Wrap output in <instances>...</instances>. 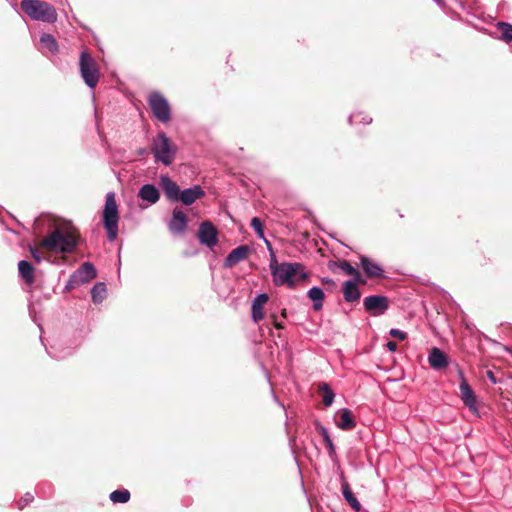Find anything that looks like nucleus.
Returning a JSON list of instances; mask_svg holds the SVG:
<instances>
[{"instance_id":"obj_1","label":"nucleus","mask_w":512,"mask_h":512,"mask_svg":"<svg viewBox=\"0 0 512 512\" xmlns=\"http://www.w3.org/2000/svg\"><path fill=\"white\" fill-rule=\"evenodd\" d=\"M41 245L55 253H72L78 245V235L74 227L56 228L43 238Z\"/></svg>"},{"instance_id":"obj_2","label":"nucleus","mask_w":512,"mask_h":512,"mask_svg":"<svg viewBox=\"0 0 512 512\" xmlns=\"http://www.w3.org/2000/svg\"><path fill=\"white\" fill-rule=\"evenodd\" d=\"M273 281L276 286L287 285L293 288L296 282L304 280L307 277L304 266L298 262H283L272 273Z\"/></svg>"},{"instance_id":"obj_3","label":"nucleus","mask_w":512,"mask_h":512,"mask_svg":"<svg viewBox=\"0 0 512 512\" xmlns=\"http://www.w3.org/2000/svg\"><path fill=\"white\" fill-rule=\"evenodd\" d=\"M22 10L35 21L54 23L57 20L55 8L48 2L41 0H22Z\"/></svg>"},{"instance_id":"obj_4","label":"nucleus","mask_w":512,"mask_h":512,"mask_svg":"<svg viewBox=\"0 0 512 512\" xmlns=\"http://www.w3.org/2000/svg\"><path fill=\"white\" fill-rule=\"evenodd\" d=\"M119 212L114 192L106 195L103 210V226L107 231L109 241H114L118 235Z\"/></svg>"},{"instance_id":"obj_5","label":"nucleus","mask_w":512,"mask_h":512,"mask_svg":"<svg viewBox=\"0 0 512 512\" xmlns=\"http://www.w3.org/2000/svg\"><path fill=\"white\" fill-rule=\"evenodd\" d=\"M151 151L156 161L169 166L175 159L177 147L165 133L161 132L153 139Z\"/></svg>"},{"instance_id":"obj_6","label":"nucleus","mask_w":512,"mask_h":512,"mask_svg":"<svg viewBox=\"0 0 512 512\" xmlns=\"http://www.w3.org/2000/svg\"><path fill=\"white\" fill-rule=\"evenodd\" d=\"M79 70L84 83L94 89L99 82L100 71L96 60L86 50L80 54Z\"/></svg>"},{"instance_id":"obj_7","label":"nucleus","mask_w":512,"mask_h":512,"mask_svg":"<svg viewBox=\"0 0 512 512\" xmlns=\"http://www.w3.org/2000/svg\"><path fill=\"white\" fill-rule=\"evenodd\" d=\"M149 106L154 117L162 123L171 119V109L168 101L159 92H152L148 99Z\"/></svg>"},{"instance_id":"obj_8","label":"nucleus","mask_w":512,"mask_h":512,"mask_svg":"<svg viewBox=\"0 0 512 512\" xmlns=\"http://www.w3.org/2000/svg\"><path fill=\"white\" fill-rule=\"evenodd\" d=\"M198 239L201 244L213 248L218 242L216 227L209 221L202 222L198 230Z\"/></svg>"},{"instance_id":"obj_9","label":"nucleus","mask_w":512,"mask_h":512,"mask_svg":"<svg viewBox=\"0 0 512 512\" xmlns=\"http://www.w3.org/2000/svg\"><path fill=\"white\" fill-rule=\"evenodd\" d=\"M364 308L373 315H381L386 312L389 307L388 299L381 295H371L364 299Z\"/></svg>"},{"instance_id":"obj_10","label":"nucleus","mask_w":512,"mask_h":512,"mask_svg":"<svg viewBox=\"0 0 512 512\" xmlns=\"http://www.w3.org/2000/svg\"><path fill=\"white\" fill-rule=\"evenodd\" d=\"M188 225L186 214L179 208H174L172 217L168 223V228L171 233L176 235L184 234Z\"/></svg>"},{"instance_id":"obj_11","label":"nucleus","mask_w":512,"mask_h":512,"mask_svg":"<svg viewBox=\"0 0 512 512\" xmlns=\"http://www.w3.org/2000/svg\"><path fill=\"white\" fill-rule=\"evenodd\" d=\"M458 375L461 379L460 383V396L464 404L472 411H476V397L475 394L470 387V385L467 383V381L464 378L463 371L458 368Z\"/></svg>"},{"instance_id":"obj_12","label":"nucleus","mask_w":512,"mask_h":512,"mask_svg":"<svg viewBox=\"0 0 512 512\" xmlns=\"http://www.w3.org/2000/svg\"><path fill=\"white\" fill-rule=\"evenodd\" d=\"M335 424L341 430H352L356 427V420L348 408L339 409L335 414Z\"/></svg>"},{"instance_id":"obj_13","label":"nucleus","mask_w":512,"mask_h":512,"mask_svg":"<svg viewBox=\"0 0 512 512\" xmlns=\"http://www.w3.org/2000/svg\"><path fill=\"white\" fill-rule=\"evenodd\" d=\"M360 267L368 278H376L384 275L382 266L367 256H360Z\"/></svg>"},{"instance_id":"obj_14","label":"nucleus","mask_w":512,"mask_h":512,"mask_svg":"<svg viewBox=\"0 0 512 512\" xmlns=\"http://www.w3.org/2000/svg\"><path fill=\"white\" fill-rule=\"evenodd\" d=\"M204 196L205 191L202 189V187L200 185H193L192 187L181 191L178 201L182 202L184 205H192L194 202Z\"/></svg>"},{"instance_id":"obj_15","label":"nucleus","mask_w":512,"mask_h":512,"mask_svg":"<svg viewBox=\"0 0 512 512\" xmlns=\"http://www.w3.org/2000/svg\"><path fill=\"white\" fill-rule=\"evenodd\" d=\"M250 248L247 245H241L233 249L225 258L224 266L231 268L248 257Z\"/></svg>"},{"instance_id":"obj_16","label":"nucleus","mask_w":512,"mask_h":512,"mask_svg":"<svg viewBox=\"0 0 512 512\" xmlns=\"http://www.w3.org/2000/svg\"><path fill=\"white\" fill-rule=\"evenodd\" d=\"M428 362L434 370H442L449 364L447 355L439 348L433 347L428 356Z\"/></svg>"},{"instance_id":"obj_17","label":"nucleus","mask_w":512,"mask_h":512,"mask_svg":"<svg viewBox=\"0 0 512 512\" xmlns=\"http://www.w3.org/2000/svg\"><path fill=\"white\" fill-rule=\"evenodd\" d=\"M269 297L267 293L258 294L252 302L251 317L255 323H258L264 318V305L267 303Z\"/></svg>"},{"instance_id":"obj_18","label":"nucleus","mask_w":512,"mask_h":512,"mask_svg":"<svg viewBox=\"0 0 512 512\" xmlns=\"http://www.w3.org/2000/svg\"><path fill=\"white\" fill-rule=\"evenodd\" d=\"M160 184L167 196V198L171 202H177L179 199V195L181 193L179 186L176 182L171 180L167 175H162L160 177Z\"/></svg>"},{"instance_id":"obj_19","label":"nucleus","mask_w":512,"mask_h":512,"mask_svg":"<svg viewBox=\"0 0 512 512\" xmlns=\"http://www.w3.org/2000/svg\"><path fill=\"white\" fill-rule=\"evenodd\" d=\"M73 275L80 284H84L94 279L97 276V272L92 263L85 262L73 273Z\"/></svg>"},{"instance_id":"obj_20","label":"nucleus","mask_w":512,"mask_h":512,"mask_svg":"<svg viewBox=\"0 0 512 512\" xmlns=\"http://www.w3.org/2000/svg\"><path fill=\"white\" fill-rule=\"evenodd\" d=\"M138 196L150 204H155L160 198V193L153 184H144L140 188Z\"/></svg>"},{"instance_id":"obj_21","label":"nucleus","mask_w":512,"mask_h":512,"mask_svg":"<svg viewBox=\"0 0 512 512\" xmlns=\"http://www.w3.org/2000/svg\"><path fill=\"white\" fill-rule=\"evenodd\" d=\"M18 271H19V275L20 277L25 281L26 284H32L34 281H35V276H34V267L33 265L26 261V260H21L18 262Z\"/></svg>"},{"instance_id":"obj_22","label":"nucleus","mask_w":512,"mask_h":512,"mask_svg":"<svg viewBox=\"0 0 512 512\" xmlns=\"http://www.w3.org/2000/svg\"><path fill=\"white\" fill-rule=\"evenodd\" d=\"M343 295L345 301L355 302L360 298L361 293L356 283L351 280H347L343 285Z\"/></svg>"},{"instance_id":"obj_23","label":"nucleus","mask_w":512,"mask_h":512,"mask_svg":"<svg viewBox=\"0 0 512 512\" xmlns=\"http://www.w3.org/2000/svg\"><path fill=\"white\" fill-rule=\"evenodd\" d=\"M308 297L313 301L314 310L318 311L323 307V300L325 297L323 289L320 287H312L307 293Z\"/></svg>"},{"instance_id":"obj_24","label":"nucleus","mask_w":512,"mask_h":512,"mask_svg":"<svg viewBox=\"0 0 512 512\" xmlns=\"http://www.w3.org/2000/svg\"><path fill=\"white\" fill-rule=\"evenodd\" d=\"M40 43L42 47L46 48L52 54H56L59 50L58 43L55 37L51 34L44 33L40 37Z\"/></svg>"},{"instance_id":"obj_25","label":"nucleus","mask_w":512,"mask_h":512,"mask_svg":"<svg viewBox=\"0 0 512 512\" xmlns=\"http://www.w3.org/2000/svg\"><path fill=\"white\" fill-rule=\"evenodd\" d=\"M342 494L345 500L348 502V504L355 510L360 511L361 504L357 500V498L354 496L353 492L351 491L348 483L342 484Z\"/></svg>"},{"instance_id":"obj_26","label":"nucleus","mask_w":512,"mask_h":512,"mask_svg":"<svg viewBox=\"0 0 512 512\" xmlns=\"http://www.w3.org/2000/svg\"><path fill=\"white\" fill-rule=\"evenodd\" d=\"M319 390L322 393V401L326 407H329L333 404L335 393L330 388L327 383H321L319 386Z\"/></svg>"},{"instance_id":"obj_27","label":"nucleus","mask_w":512,"mask_h":512,"mask_svg":"<svg viewBox=\"0 0 512 512\" xmlns=\"http://www.w3.org/2000/svg\"><path fill=\"white\" fill-rule=\"evenodd\" d=\"M106 295V285L103 282L96 283L92 290L91 296L94 303H100L103 301Z\"/></svg>"},{"instance_id":"obj_28","label":"nucleus","mask_w":512,"mask_h":512,"mask_svg":"<svg viewBox=\"0 0 512 512\" xmlns=\"http://www.w3.org/2000/svg\"><path fill=\"white\" fill-rule=\"evenodd\" d=\"M497 28L501 32L500 39L505 42L512 41V24L507 22H498Z\"/></svg>"},{"instance_id":"obj_29","label":"nucleus","mask_w":512,"mask_h":512,"mask_svg":"<svg viewBox=\"0 0 512 512\" xmlns=\"http://www.w3.org/2000/svg\"><path fill=\"white\" fill-rule=\"evenodd\" d=\"M109 498L113 503H127L130 499V492L127 489H118L113 491Z\"/></svg>"},{"instance_id":"obj_30","label":"nucleus","mask_w":512,"mask_h":512,"mask_svg":"<svg viewBox=\"0 0 512 512\" xmlns=\"http://www.w3.org/2000/svg\"><path fill=\"white\" fill-rule=\"evenodd\" d=\"M319 432H320L321 436L323 437V440L328 448L329 454L330 455L335 454V446L333 444V441L330 437L328 430L323 426H319Z\"/></svg>"},{"instance_id":"obj_31","label":"nucleus","mask_w":512,"mask_h":512,"mask_svg":"<svg viewBox=\"0 0 512 512\" xmlns=\"http://www.w3.org/2000/svg\"><path fill=\"white\" fill-rule=\"evenodd\" d=\"M339 267L341 268V270L343 272H345L347 275H351V276H354L356 278V280H360V274H359V271L354 267L352 266L349 262L347 261H342L339 265Z\"/></svg>"},{"instance_id":"obj_32","label":"nucleus","mask_w":512,"mask_h":512,"mask_svg":"<svg viewBox=\"0 0 512 512\" xmlns=\"http://www.w3.org/2000/svg\"><path fill=\"white\" fill-rule=\"evenodd\" d=\"M372 121V118H370L367 115H362L361 113H353L349 117V122L351 124L353 123H363V124H370Z\"/></svg>"},{"instance_id":"obj_33","label":"nucleus","mask_w":512,"mask_h":512,"mask_svg":"<svg viewBox=\"0 0 512 512\" xmlns=\"http://www.w3.org/2000/svg\"><path fill=\"white\" fill-rule=\"evenodd\" d=\"M251 227L254 229L258 237L264 239V230L262 221L258 217H254L251 220Z\"/></svg>"},{"instance_id":"obj_34","label":"nucleus","mask_w":512,"mask_h":512,"mask_svg":"<svg viewBox=\"0 0 512 512\" xmlns=\"http://www.w3.org/2000/svg\"><path fill=\"white\" fill-rule=\"evenodd\" d=\"M47 352L52 358H55V359H63L71 354V350H66L63 353L58 354L55 346H52L51 350H47Z\"/></svg>"},{"instance_id":"obj_35","label":"nucleus","mask_w":512,"mask_h":512,"mask_svg":"<svg viewBox=\"0 0 512 512\" xmlns=\"http://www.w3.org/2000/svg\"><path fill=\"white\" fill-rule=\"evenodd\" d=\"M34 497L31 493H26L19 501L18 508L23 509L33 501Z\"/></svg>"},{"instance_id":"obj_36","label":"nucleus","mask_w":512,"mask_h":512,"mask_svg":"<svg viewBox=\"0 0 512 512\" xmlns=\"http://www.w3.org/2000/svg\"><path fill=\"white\" fill-rule=\"evenodd\" d=\"M389 334L394 337V338H397L399 340H405L407 338V334L400 330V329H396V328H392L390 331H389Z\"/></svg>"},{"instance_id":"obj_37","label":"nucleus","mask_w":512,"mask_h":512,"mask_svg":"<svg viewBox=\"0 0 512 512\" xmlns=\"http://www.w3.org/2000/svg\"><path fill=\"white\" fill-rule=\"evenodd\" d=\"M280 266V263L277 261V257L273 250L270 251V263L269 267L271 270V274L274 273L275 269Z\"/></svg>"},{"instance_id":"obj_38","label":"nucleus","mask_w":512,"mask_h":512,"mask_svg":"<svg viewBox=\"0 0 512 512\" xmlns=\"http://www.w3.org/2000/svg\"><path fill=\"white\" fill-rule=\"evenodd\" d=\"M80 285V283L78 282V280L74 277V275L72 274L69 278V280L67 281L66 285H65V290L66 291H69L73 288H75L76 286Z\"/></svg>"},{"instance_id":"obj_39","label":"nucleus","mask_w":512,"mask_h":512,"mask_svg":"<svg viewBox=\"0 0 512 512\" xmlns=\"http://www.w3.org/2000/svg\"><path fill=\"white\" fill-rule=\"evenodd\" d=\"M32 258L35 260L36 263H41L43 258L40 253V251L37 248L30 247L29 248Z\"/></svg>"},{"instance_id":"obj_40","label":"nucleus","mask_w":512,"mask_h":512,"mask_svg":"<svg viewBox=\"0 0 512 512\" xmlns=\"http://www.w3.org/2000/svg\"><path fill=\"white\" fill-rule=\"evenodd\" d=\"M386 347L389 351L394 352L397 350V343L394 341H388Z\"/></svg>"},{"instance_id":"obj_41","label":"nucleus","mask_w":512,"mask_h":512,"mask_svg":"<svg viewBox=\"0 0 512 512\" xmlns=\"http://www.w3.org/2000/svg\"><path fill=\"white\" fill-rule=\"evenodd\" d=\"M273 325L276 329L281 330L284 328L283 324L274 320Z\"/></svg>"},{"instance_id":"obj_42","label":"nucleus","mask_w":512,"mask_h":512,"mask_svg":"<svg viewBox=\"0 0 512 512\" xmlns=\"http://www.w3.org/2000/svg\"><path fill=\"white\" fill-rule=\"evenodd\" d=\"M264 241H265V244H266L267 249L269 250V252H270L271 250H273L271 243H270L267 239H265V238H264Z\"/></svg>"},{"instance_id":"obj_43","label":"nucleus","mask_w":512,"mask_h":512,"mask_svg":"<svg viewBox=\"0 0 512 512\" xmlns=\"http://www.w3.org/2000/svg\"><path fill=\"white\" fill-rule=\"evenodd\" d=\"M146 152H147V150L145 148H141V149H139L138 154L144 155V154H146Z\"/></svg>"},{"instance_id":"obj_44","label":"nucleus","mask_w":512,"mask_h":512,"mask_svg":"<svg viewBox=\"0 0 512 512\" xmlns=\"http://www.w3.org/2000/svg\"><path fill=\"white\" fill-rule=\"evenodd\" d=\"M434 1H435V2L437 3V5H439V6H442V4H443V0H434Z\"/></svg>"},{"instance_id":"obj_45","label":"nucleus","mask_w":512,"mask_h":512,"mask_svg":"<svg viewBox=\"0 0 512 512\" xmlns=\"http://www.w3.org/2000/svg\"><path fill=\"white\" fill-rule=\"evenodd\" d=\"M326 283H333V281L331 279H325L324 280Z\"/></svg>"}]
</instances>
